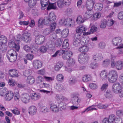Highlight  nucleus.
<instances>
[{
    "label": "nucleus",
    "instance_id": "f257e3e1",
    "mask_svg": "<svg viewBox=\"0 0 123 123\" xmlns=\"http://www.w3.org/2000/svg\"><path fill=\"white\" fill-rule=\"evenodd\" d=\"M118 77L117 73L115 70H112L110 71L108 75V80L111 83L115 82Z\"/></svg>",
    "mask_w": 123,
    "mask_h": 123
},
{
    "label": "nucleus",
    "instance_id": "f03ea898",
    "mask_svg": "<svg viewBox=\"0 0 123 123\" xmlns=\"http://www.w3.org/2000/svg\"><path fill=\"white\" fill-rule=\"evenodd\" d=\"M78 61L81 64L86 62L89 59L88 55L86 53L80 54L78 56Z\"/></svg>",
    "mask_w": 123,
    "mask_h": 123
},
{
    "label": "nucleus",
    "instance_id": "7ed1b4c3",
    "mask_svg": "<svg viewBox=\"0 0 123 123\" xmlns=\"http://www.w3.org/2000/svg\"><path fill=\"white\" fill-rule=\"evenodd\" d=\"M56 26V23H54L50 25L49 27L45 29L43 33L44 35L49 34L53 31L55 30Z\"/></svg>",
    "mask_w": 123,
    "mask_h": 123
},
{
    "label": "nucleus",
    "instance_id": "20e7f679",
    "mask_svg": "<svg viewBox=\"0 0 123 123\" xmlns=\"http://www.w3.org/2000/svg\"><path fill=\"white\" fill-rule=\"evenodd\" d=\"M78 34H75V37L74 40L73 45L75 47H78L82 44V42L81 41V37Z\"/></svg>",
    "mask_w": 123,
    "mask_h": 123
},
{
    "label": "nucleus",
    "instance_id": "39448f33",
    "mask_svg": "<svg viewBox=\"0 0 123 123\" xmlns=\"http://www.w3.org/2000/svg\"><path fill=\"white\" fill-rule=\"evenodd\" d=\"M38 26L39 27L41 25L44 24V25H51V22L48 17H45L44 19L42 20L41 18H39L38 21Z\"/></svg>",
    "mask_w": 123,
    "mask_h": 123
},
{
    "label": "nucleus",
    "instance_id": "423d86ee",
    "mask_svg": "<svg viewBox=\"0 0 123 123\" xmlns=\"http://www.w3.org/2000/svg\"><path fill=\"white\" fill-rule=\"evenodd\" d=\"M23 37L22 40L24 42L28 43L31 41V36L30 33L27 32L23 33L22 34Z\"/></svg>",
    "mask_w": 123,
    "mask_h": 123
},
{
    "label": "nucleus",
    "instance_id": "0eeeda50",
    "mask_svg": "<svg viewBox=\"0 0 123 123\" xmlns=\"http://www.w3.org/2000/svg\"><path fill=\"white\" fill-rule=\"evenodd\" d=\"M121 86L119 83L117 82L114 83L112 86V91L115 93L119 92L121 90Z\"/></svg>",
    "mask_w": 123,
    "mask_h": 123
},
{
    "label": "nucleus",
    "instance_id": "6e6552de",
    "mask_svg": "<svg viewBox=\"0 0 123 123\" xmlns=\"http://www.w3.org/2000/svg\"><path fill=\"white\" fill-rule=\"evenodd\" d=\"M95 3V0H87L86 5L87 9L88 10H92Z\"/></svg>",
    "mask_w": 123,
    "mask_h": 123
},
{
    "label": "nucleus",
    "instance_id": "1a4fd4ad",
    "mask_svg": "<svg viewBox=\"0 0 123 123\" xmlns=\"http://www.w3.org/2000/svg\"><path fill=\"white\" fill-rule=\"evenodd\" d=\"M87 29L85 28V27L83 26H80L77 27L76 30V34H78L80 37H82L83 35L82 34L86 31Z\"/></svg>",
    "mask_w": 123,
    "mask_h": 123
},
{
    "label": "nucleus",
    "instance_id": "9d476101",
    "mask_svg": "<svg viewBox=\"0 0 123 123\" xmlns=\"http://www.w3.org/2000/svg\"><path fill=\"white\" fill-rule=\"evenodd\" d=\"M122 41V38L119 37H115L113 38L112 40L113 44L115 46H119L120 45H123L121 42Z\"/></svg>",
    "mask_w": 123,
    "mask_h": 123
},
{
    "label": "nucleus",
    "instance_id": "9b49d317",
    "mask_svg": "<svg viewBox=\"0 0 123 123\" xmlns=\"http://www.w3.org/2000/svg\"><path fill=\"white\" fill-rule=\"evenodd\" d=\"M21 99L23 103H27L30 101V97L29 94H22L21 97Z\"/></svg>",
    "mask_w": 123,
    "mask_h": 123
},
{
    "label": "nucleus",
    "instance_id": "f8f14e48",
    "mask_svg": "<svg viewBox=\"0 0 123 123\" xmlns=\"http://www.w3.org/2000/svg\"><path fill=\"white\" fill-rule=\"evenodd\" d=\"M32 64L34 67L36 69L40 68L43 65L42 62L38 60L33 61Z\"/></svg>",
    "mask_w": 123,
    "mask_h": 123
},
{
    "label": "nucleus",
    "instance_id": "ddd939ff",
    "mask_svg": "<svg viewBox=\"0 0 123 123\" xmlns=\"http://www.w3.org/2000/svg\"><path fill=\"white\" fill-rule=\"evenodd\" d=\"M45 40V37L44 36H39L36 37L35 42L36 44H41L44 43Z\"/></svg>",
    "mask_w": 123,
    "mask_h": 123
},
{
    "label": "nucleus",
    "instance_id": "4468645a",
    "mask_svg": "<svg viewBox=\"0 0 123 123\" xmlns=\"http://www.w3.org/2000/svg\"><path fill=\"white\" fill-rule=\"evenodd\" d=\"M10 76L12 77H18V71L15 69L9 70L8 72Z\"/></svg>",
    "mask_w": 123,
    "mask_h": 123
},
{
    "label": "nucleus",
    "instance_id": "2eb2a0df",
    "mask_svg": "<svg viewBox=\"0 0 123 123\" xmlns=\"http://www.w3.org/2000/svg\"><path fill=\"white\" fill-rule=\"evenodd\" d=\"M80 99L78 98V97L75 95H73L72 98L71 102L72 104L75 105H78L80 101Z\"/></svg>",
    "mask_w": 123,
    "mask_h": 123
},
{
    "label": "nucleus",
    "instance_id": "dca6fc26",
    "mask_svg": "<svg viewBox=\"0 0 123 123\" xmlns=\"http://www.w3.org/2000/svg\"><path fill=\"white\" fill-rule=\"evenodd\" d=\"M50 20L51 23V24L54 23H56L55 22V21L56 20V17L55 13L53 12H51L49 14V16L48 17Z\"/></svg>",
    "mask_w": 123,
    "mask_h": 123
},
{
    "label": "nucleus",
    "instance_id": "f3484780",
    "mask_svg": "<svg viewBox=\"0 0 123 123\" xmlns=\"http://www.w3.org/2000/svg\"><path fill=\"white\" fill-rule=\"evenodd\" d=\"M29 113L31 115L35 114L37 111L36 107L35 106H30L28 109Z\"/></svg>",
    "mask_w": 123,
    "mask_h": 123
},
{
    "label": "nucleus",
    "instance_id": "a211bd4d",
    "mask_svg": "<svg viewBox=\"0 0 123 123\" xmlns=\"http://www.w3.org/2000/svg\"><path fill=\"white\" fill-rule=\"evenodd\" d=\"M54 42L52 41H49L46 44L48 47V49L50 51L53 50L55 47Z\"/></svg>",
    "mask_w": 123,
    "mask_h": 123
},
{
    "label": "nucleus",
    "instance_id": "6ab92c4d",
    "mask_svg": "<svg viewBox=\"0 0 123 123\" xmlns=\"http://www.w3.org/2000/svg\"><path fill=\"white\" fill-rule=\"evenodd\" d=\"M40 2L42 6L41 9L42 10H44L47 8L49 3V0H41Z\"/></svg>",
    "mask_w": 123,
    "mask_h": 123
},
{
    "label": "nucleus",
    "instance_id": "aec40b11",
    "mask_svg": "<svg viewBox=\"0 0 123 123\" xmlns=\"http://www.w3.org/2000/svg\"><path fill=\"white\" fill-rule=\"evenodd\" d=\"M93 11L92 10H87V11L85 13L84 15V17L85 19H88L90 18L93 15Z\"/></svg>",
    "mask_w": 123,
    "mask_h": 123
},
{
    "label": "nucleus",
    "instance_id": "412c9836",
    "mask_svg": "<svg viewBox=\"0 0 123 123\" xmlns=\"http://www.w3.org/2000/svg\"><path fill=\"white\" fill-rule=\"evenodd\" d=\"M31 97L32 100H36L40 98L41 96L40 94L38 93L34 92L31 94Z\"/></svg>",
    "mask_w": 123,
    "mask_h": 123
},
{
    "label": "nucleus",
    "instance_id": "4be33fe9",
    "mask_svg": "<svg viewBox=\"0 0 123 123\" xmlns=\"http://www.w3.org/2000/svg\"><path fill=\"white\" fill-rule=\"evenodd\" d=\"M72 52H67V53H64L62 56V58L65 60H68L72 56Z\"/></svg>",
    "mask_w": 123,
    "mask_h": 123
},
{
    "label": "nucleus",
    "instance_id": "5701e85b",
    "mask_svg": "<svg viewBox=\"0 0 123 123\" xmlns=\"http://www.w3.org/2000/svg\"><path fill=\"white\" fill-rule=\"evenodd\" d=\"M6 99L7 101H10L12 99L13 96V92L11 91H8L6 93Z\"/></svg>",
    "mask_w": 123,
    "mask_h": 123
},
{
    "label": "nucleus",
    "instance_id": "b1692460",
    "mask_svg": "<svg viewBox=\"0 0 123 123\" xmlns=\"http://www.w3.org/2000/svg\"><path fill=\"white\" fill-rule=\"evenodd\" d=\"M103 7V4L102 3H96L94 7V9L97 11H101Z\"/></svg>",
    "mask_w": 123,
    "mask_h": 123
},
{
    "label": "nucleus",
    "instance_id": "393cba45",
    "mask_svg": "<svg viewBox=\"0 0 123 123\" xmlns=\"http://www.w3.org/2000/svg\"><path fill=\"white\" fill-rule=\"evenodd\" d=\"M69 33V30L68 29H66L63 30L61 33V36L63 38L67 37Z\"/></svg>",
    "mask_w": 123,
    "mask_h": 123
},
{
    "label": "nucleus",
    "instance_id": "a878e982",
    "mask_svg": "<svg viewBox=\"0 0 123 123\" xmlns=\"http://www.w3.org/2000/svg\"><path fill=\"white\" fill-rule=\"evenodd\" d=\"M116 67L118 70H121L123 67V62L121 61H118L115 63Z\"/></svg>",
    "mask_w": 123,
    "mask_h": 123
},
{
    "label": "nucleus",
    "instance_id": "bb28decb",
    "mask_svg": "<svg viewBox=\"0 0 123 123\" xmlns=\"http://www.w3.org/2000/svg\"><path fill=\"white\" fill-rule=\"evenodd\" d=\"M107 73L105 70L101 71L100 73V75L101 78L102 80H105L106 79L107 76H108Z\"/></svg>",
    "mask_w": 123,
    "mask_h": 123
},
{
    "label": "nucleus",
    "instance_id": "cd10ccee",
    "mask_svg": "<svg viewBox=\"0 0 123 123\" xmlns=\"http://www.w3.org/2000/svg\"><path fill=\"white\" fill-rule=\"evenodd\" d=\"M56 3L57 6L60 8H62L64 6L65 3L64 0H58Z\"/></svg>",
    "mask_w": 123,
    "mask_h": 123
},
{
    "label": "nucleus",
    "instance_id": "c85d7f7f",
    "mask_svg": "<svg viewBox=\"0 0 123 123\" xmlns=\"http://www.w3.org/2000/svg\"><path fill=\"white\" fill-rule=\"evenodd\" d=\"M7 42V40L6 37L3 35L0 37V44H6Z\"/></svg>",
    "mask_w": 123,
    "mask_h": 123
},
{
    "label": "nucleus",
    "instance_id": "c756f323",
    "mask_svg": "<svg viewBox=\"0 0 123 123\" xmlns=\"http://www.w3.org/2000/svg\"><path fill=\"white\" fill-rule=\"evenodd\" d=\"M89 49L88 47L86 45H84L80 47L79 49V51L81 52H86Z\"/></svg>",
    "mask_w": 123,
    "mask_h": 123
},
{
    "label": "nucleus",
    "instance_id": "7c9ffc66",
    "mask_svg": "<svg viewBox=\"0 0 123 123\" xmlns=\"http://www.w3.org/2000/svg\"><path fill=\"white\" fill-rule=\"evenodd\" d=\"M14 53L16 54L12 56H9L7 55V58L8 59V60L11 62H13L16 61L17 58V55L15 51H14Z\"/></svg>",
    "mask_w": 123,
    "mask_h": 123
},
{
    "label": "nucleus",
    "instance_id": "2f4dec72",
    "mask_svg": "<svg viewBox=\"0 0 123 123\" xmlns=\"http://www.w3.org/2000/svg\"><path fill=\"white\" fill-rule=\"evenodd\" d=\"M47 9L49 10L51 9H55L57 7L56 5V2L54 3L50 4L49 3L47 7Z\"/></svg>",
    "mask_w": 123,
    "mask_h": 123
},
{
    "label": "nucleus",
    "instance_id": "473e14b6",
    "mask_svg": "<svg viewBox=\"0 0 123 123\" xmlns=\"http://www.w3.org/2000/svg\"><path fill=\"white\" fill-rule=\"evenodd\" d=\"M67 62L68 63V67H72L74 66L75 62L73 58L70 57L67 60Z\"/></svg>",
    "mask_w": 123,
    "mask_h": 123
},
{
    "label": "nucleus",
    "instance_id": "72a5a7b5",
    "mask_svg": "<svg viewBox=\"0 0 123 123\" xmlns=\"http://www.w3.org/2000/svg\"><path fill=\"white\" fill-rule=\"evenodd\" d=\"M107 21L106 19H103L102 20L101 22L100 27L102 28H105L107 24Z\"/></svg>",
    "mask_w": 123,
    "mask_h": 123
},
{
    "label": "nucleus",
    "instance_id": "f704fd0d",
    "mask_svg": "<svg viewBox=\"0 0 123 123\" xmlns=\"http://www.w3.org/2000/svg\"><path fill=\"white\" fill-rule=\"evenodd\" d=\"M0 52H4L7 50V46L6 44H0Z\"/></svg>",
    "mask_w": 123,
    "mask_h": 123
},
{
    "label": "nucleus",
    "instance_id": "c9c22d12",
    "mask_svg": "<svg viewBox=\"0 0 123 123\" xmlns=\"http://www.w3.org/2000/svg\"><path fill=\"white\" fill-rule=\"evenodd\" d=\"M27 82L31 84H32L35 82V80L32 76H28L27 80Z\"/></svg>",
    "mask_w": 123,
    "mask_h": 123
},
{
    "label": "nucleus",
    "instance_id": "e433bc0d",
    "mask_svg": "<svg viewBox=\"0 0 123 123\" xmlns=\"http://www.w3.org/2000/svg\"><path fill=\"white\" fill-rule=\"evenodd\" d=\"M91 76L89 75H88L84 76L82 78V80L84 82H88L91 80Z\"/></svg>",
    "mask_w": 123,
    "mask_h": 123
},
{
    "label": "nucleus",
    "instance_id": "4c0bfd02",
    "mask_svg": "<svg viewBox=\"0 0 123 123\" xmlns=\"http://www.w3.org/2000/svg\"><path fill=\"white\" fill-rule=\"evenodd\" d=\"M63 65V63L61 62H58L55 67V69L56 71H58L61 68Z\"/></svg>",
    "mask_w": 123,
    "mask_h": 123
},
{
    "label": "nucleus",
    "instance_id": "58836bf2",
    "mask_svg": "<svg viewBox=\"0 0 123 123\" xmlns=\"http://www.w3.org/2000/svg\"><path fill=\"white\" fill-rule=\"evenodd\" d=\"M29 6L30 7H32L35 6L37 3V0H29Z\"/></svg>",
    "mask_w": 123,
    "mask_h": 123
},
{
    "label": "nucleus",
    "instance_id": "ea45409f",
    "mask_svg": "<svg viewBox=\"0 0 123 123\" xmlns=\"http://www.w3.org/2000/svg\"><path fill=\"white\" fill-rule=\"evenodd\" d=\"M105 96L106 98H111L113 96L112 92L110 91L107 90L105 94Z\"/></svg>",
    "mask_w": 123,
    "mask_h": 123
},
{
    "label": "nucleus",
    "instance_id": "a19ab883",
    "mask_svg": "<svg viewBox=\"0 0 123 123\" xmlns=\"http://www.w3.org/2000/svg\"><path fill=\"white\" fill-rule=\"evenodd\" d=\"M57 36L55 33H53L50 34L49 36V39L51 41H53L57 39Z\"/></svg>",
    "mask_w": 123,
    "mask_h": 123
},
{
    "label": "nucleus",
    "instance_id": "79ce46f5",
    "mask_svg": "<svg viewBox=\"0 0 123 123\" xmlns=\"http://www.w3.org/2000/svg\"><path fill=\"white\" fill-rule=\"evenodd\" d=\"M63 40L61 38H59L57 39L56 42V46L57 47H60L62 44Z\"/></svg>",
    "mask_w": 123,
    "mask_h": 123
},
{
    "label": "nucleus",
    "instance_id": "37998d69",
    "mask_svg": "<svg viewBox=\"0 0 123 123\" xmlns=\"http://www.w3.org/2000/svg\"><path fill=\"white\" fill-rule=\"evenodd\" d=\"M115 115L112 114L109 116L108 120L110 122V123H112L114 121H115Z\"/></svg>",
    "mask_w": 123,
    "mask_h": 123
},
{
    "label": "nucleus",
    "instance_id": "c03bdc74",
    "mask_svg": "<svg viewBox=\"0 0 123 123\" xmlns=\"http://www.w3.org/2000/svg\"><path fill=\"white\" fill-rule=\"evenodd\" d=\"M8 45L11 48H13L16 46V43L13 40H11L9 41Z\"/></svg>",
    "mask_w": 123,
    "mask_h": 123
},
{
    "label": "nucleus",
    "instance_id": "a18cd8bd",
    "mask_svg": "<svg viewBox=\"0 0 123 123\" xmlns=\"http://www.w3.org/2000/svg\"><path fill=\"white\" fill-rule=\"evenodd\" d=\"M68 40H65L62 44V47L64 49L67 48L68 47L69 43H68Z\"/></svg>",
    "mask_w": 123,
    "mask_h": 123
},
{
    "label": "nucleus",
    "instance_id": "49530a36",
    "mask_svg": "<svg viewBox=\"0 0 123 123\" xmlns=\"http://www.w3.org/2000/svg\"><path fill=\"white\" fill-rule=\"evenodd\" d=\"M56 78L58 81L62 82L63 80L64 76L62 74H60L57 75Z\"/></svg>",
    "mask_w": 123,
    "mask_h": 123
},
{
    "label": "nucleus",
    "instance_id": "de8ad7c7",
    "mask_svg": "<svg viewBox=\"0 0 123 123\" xmlns=\"http://www.w3.org/2000/svg\"><path fill=\"white\" fill-rule=\"evenodd\" d=\"M101 16V14L99 13H95L93 15V19L94 20H97Z\"/></svg>",
    "mask_w": 123,
    "mask_h": 123
},
{
    "label": "nucleus",
    "instance_id": "09e8293b",
    "mask_svg": "<svg viewBox=\"0 0 123 123\" xmlns=\"http://www.w3.org/2000/svg\"><path fill=\"white\" fill-rule=\"evenodd\" d=\"M67 25L71 26L72 25H73L74 24V21L72 19L67 18Z\"/></svg>",
    "mask_w": 123,
    "mask_h": 123
},
{
    "label": "nucleus",
    "instance_id": "8fccbe9b",
    "mask_svg": "<svg viewBox=\"0 0 123 123\" xmlns=\"http://www.w3.org/2000/svg\"><path fill=\"white\" fill-rule=\"evenodd\" d=\"M76 79L74 78H70L68 81V82L70 85L74 84L77 81Z\"/></svg>",
    "mask_w": 123,
    "mask_h": 123
},
{
    "label": "nucleus",
    "instance_id": "3c124183",
    "mask_svg": "<svg viewBox=\"0 0 123 123\" xmlns=\"http://www.w3.org/2000/svg\"><path fill=\"white\" fill-rule=\"evenodd\" d=\"M85 19H83L81 16H79L76 19L77 23H83Z\"/></svg>",
    "mask_w": 123,
    "mask_h": 123
},
{
    "label": "nucleus",
    "instance_id": "603ef678",
    "mask_svg": "<svg viewBox=\"0 0 123 123\" xmlns=\"http://www.w3.org/2000/svg\"><path fill=\"white\" fill-rule=\"evenodd\" d=\"M98 46L100 49H104L105 48V43L103 42H101L99 43Z\"/></svg>",
    "mask_w": 123,
    "mask_h": 123
},
{
    "label": "nucleus",
    "instance_id": "864d4df0",
    "mask_svg": "<svg viewBox=\"0 0 123 123\" xmlns=\"http://www.w3.org/2000/svg\"><path fill=\"white\" fill-rule=\"evenodd\" d=\"M110 62V61L108 59H106L104 61L103 64V66L105 67H107Z\"/></svg>",
    "mask_w": 123,
    "mask_h": 123
},
{
    "label": "nucleus",
    "instance_id": "5fc2aeb1",
    "mask_svg": "<svg viewBox=\"0 0 123 123\" xmlns=\"http://www.w3.org/2000/svg\"><path fill=\"white\" fill-rule=\"evenodd\" d=\"M56 87L57 89L60 91H62L64 88L63 86L62 85H58L57 84Z\"/></svg>",
    "mask_w": 123,
    "mask_h": 123
},
{
    "label": "nucleus",
    "instance_id": "6e6d98bb",
    "mask_svg": "<svg viewBox=\"0 0 123 123\" xmlns=\"http://www.w3.org/2000/svg\"><path fill=\"white\" fill-rule=\"evenodd\" d=\"M98 66V64L95 62H92L90 64V67L92 69L96 68Z\"/></svg>",
    "mask_w": 123,
    "mask_h": 123
},
{
    "label": "nucleus",
    "instance_id": "4d7b16f0",
    "mask_svg": "<svg viewBox=\"0 0 123 123\" xmlns=\"http://www.w3.org/2000/svg\"><path fill=\"white\" fill-rule=\"evenodd\" d=\"M31 70H28L25 71L24 72V73L23 76H24L25 77H27L29 76V75H30Z\"/></svg>",
    "mask_w": 123,
    "mask_h": 123
},
{
    "label": "nucleus",
    "instance_id": "13d9d810",
    "mask_svg": "<svg viewBox=\"0 0 123 123\" xmlns=\"http://www.w3.org/2000/svg\"><path fill=\"white\" fill-rule=\"evenodd\" d=\"M44 80V77L43 76L42 77L41 76H39L38 77L37 79V83H40L41 82L43 81Z\"/></svg>",
    "mask_w": 123,
    "mask_h": 123
},
{
    "label": "nucleus",
    "instance_id": "bf43d9fd",
    "mask_svg": "<svg viewBox=\"0 0 123 123\" xmlns=\"http://www.w3.org/2000/svg\"><path fill=\"white\" fill-rule=\"evenodd\" d=\"M117 49H119L118 52L119 54H123V47L120 46L117 47Z\"/></svg>",
    "mask_w": 123,
    "mask_h": 123
},
{
    "label": "nucleus",
    "instance_id": "052dcab7",
    "mask_svg": "<svg viewBox=\"0 0 123 123\" xmlns=\"http://www.w3.org/2000/svg\"><path fill=\"white\" fill-rule=\"evenodd\" d=\"M90 88L92 89H96L97 87V85L93 83H90L89 85Z\"/></svg>",
    "mask_w": 123,
    "mask_h": 123
},
{
    "label": "nucleus",
    "instance_id": "680f3d73",
    "mask_svg": "<svg viewBox=\"0 0 123 123\" xmlns=\"http://www.w3.org/2000/svg\"><path fill=\"white\" fill-rule=\"evenodd\" d=\"M23 37L20 34L17 35L15 38L16 41H19L20 40H22Z\"/></svg>",
    "mask_w": 123,
    "mask_h": 123
},
{
    "label": "nucleus",
    "instance_id": "e2e57ef3",
    "mask_svg": "<svg viewBox=\"0 0 123 123\" xmlns=\"http://www.w3.org/2000/svg\"><path fill=\"white\" fill-rule=\"evenodd\" d=\"M117 17L119 19L121 20L123 19V11H121L118 13Z\"/></svg>",
    "mask_w": 123,
    "mask_h": 123
},
{
    "label": "nucleus",
    "instance_id": "0e129e2a",
    "mask_svg": "<svg viewBox=\"0 0 123 123\" xmlns=\"http://www.w3.org/2000/svg\"><path fill=\"white\" fill-rule=\"evenodd\" d=\"M33 55L30 54H28L26 55V59L30 60H31L33 58Z\"/></svg>",
    "mask_w": 123,
    "mask_h": 123
},
{
    "label": "nucleus",
    "instance_id": "69168bd1",
    "mask_svg": "<svg viewBox=\"0 0 123 123\" xmlns=\"http://www.w3.org/2000/svg\"><path fill=\"white\" fill-rule=\"evenodd\" d=\"M47 50V47L44 46H42L40 47V51L43 53L46 52Z\"/></svg>",
    "mask_w": 123,
    "mask_h": 123
},
{
    "label": "nucleus",
    "instance_id": "338daca9",
    "mask_svg": "<svg viewBox=\"0 0 123 123\" xmlns=\"http://www.w3.org/2000/svg\"><path fill=\"white\" fill-rule=\"evenodd\" d=\"M98 29L97 27L94 26H92L90 30V31L92 33L96 31Z\"/></svg>",
    "mask_w": 123,
    "mask_h": 123
},
{
    "label": "nucleus",
    "instance_id": "774afa93",
    "mask_svg": "<svg viewBox=\"0 0 123 123\" xmlns=\"http://www.w3.org/2000/svg\"><path fill=\"white\" fill-rule=\"evenodd\" d=\"M6 91L5 90L3 89H1L0 92V95L2 96H5L6 94Z\"/></svg>",
    "mask_w": 123,
    "mask_h": 123
}]
</instances>
